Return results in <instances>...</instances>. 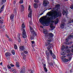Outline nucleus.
<instances>
[{
    "label": "nucleus",
    "mask_w": 73,
    "mask_h": 73,
    "mask_svg": "<svg viewBox=\"0 0 73 73\" xmlns=\"http://www.w3.org/2000/svg\"><path fill=\"white\" fill-rule=\"evenodd\" d=\"M50 27L51 28V29L52 30H53L54 29L53 28L54 26L53 25V24H51L50 25Z\"/></svg>",
    "instance_id": "412c9836"
},
{
    "label": "nucleus",
    "mask_w": 73,
    "mask_h": 73,
    "mask_svg": "<svg viewBox=\"0 0 73 73\" xmlns=\"http://www.w3.org/2000/svg\"><path fill=\"white\" fill-rule=\"evenodd\" d=\"M21 55L22 56H23V60H25V57H26V55H24V53L22 52L21 53Z\"/></svg>",
    "instance_id": "dca6fc26"
},
{
    "label": "nucleus",
    "mask_w": 73,
    "mask_h": 73,
    "mask_svg": "<svg viewBox=\"0 0 73 73\" xmlns=\"http://www.w3.org/2000/svg\"><path fill=\"white\" fill-rule=\"evenodd\" d=\"M25 67H23L21 69V72L22 73H25Z\"/></svg>",
    "instance_id": "2eb2a0df"
},
{
    "label": "nucleus",
    "mask_w": 73,
    "mask_h": 73,
    "mask_svg": "<svg viewBox=\"0 0 73 73\" xmlns=\"http://www.w3.org/2000/svg\"><path fill=\"white\" fill-rule=\"evenodd\" d=\"M64 27H65V23L64 22L62 23L60 25V28L61 29H64Z\"/></svg>",
    "instance_id": "9b49d317"
},
{
    "label": "nucleus",
    "mask_w": 73,
    "mask_h": 73,
    "mask_svg": "<svg viewBox=\"0 0 73 73\" xmlns=\"http://www.w3.org/2000/svg\"><path fill=\"white\" fill-rule=\"evenodd\" d=\"M71 52H72V53H73V48H72V49Z\"/></svg>",
    "instance_id": "338daca9"
},
{
    "label": "nucleus",
    "mask_w": 73,
    "mask_h": 73,
    "mask_svg": "<svg viewBox=\"0 0 73 73\" xmlns=\"http://www.w3.org/2000/svg\"><path fill=\"white\" fill-rule=\"evenodd\" d=\"M19 48L21 51L25 50V48L24 46H20L19 47Z\"/></svg>",
    "instance_id": "4468645a"
},
{
    "label": "nucleus",
    "mask_w": 73,
    "mask_h": 73,
    "mask_svg": "<svg viewBox=\"0 0 73 73\" xmlns=\"http://www.w3.org/2000/svg\"><path fill=\"white\" fill-rule=\"evenodd\" d=\"M29 23L31 25L32 24V21H30L29 22Z\"/></svg>",
    "instance_id": "bf43d9fd"
},
{
    "label": "nucleus",
    "mask_w": 73,
    "mask_h": 73,
    "mask_svg": "<svg viewBox=\"0 0 73 73\" xmlns=\"http://www.w3.org/2000/svg\"><path fill=\"white\" fill-rule=\"evenodd\" d=\"M70 52V49H68L67 51V53H69Z\"/></svg>",
    "instance_id": "f704fd0d"
},
{
    "label": "nucleus",
    "mask_w": 73,
    "mask_h": 73,
    "mask_svg": "<svg viewBox=\"0 0 73 73\" xmlns=\"http://www.w3.org/2000/svg\"><path fill=\"white\" fill-rule=\"evenodd\" d=\"M71 37H72V38H73V35H71Z\"/></svg>",
    "instance_id": "774afa93"
},
{
    "label": "nucleus",
    "mask_w": 73,
    "mask_h": 73,
    "mask_svg": "<svg viewBox=\"0 0 73 73\" xmlns=\"http://www.w3.org/2000/svg\"><path fill=\"white\" fill-rule=\"evenodd\" d=\"M31 8V6H30V5H29V8L28 9H30Z\"/></svg>",
    "instance_id": "5fc2aeb1"
},
{
    "label": "nucleus",
    "mask_w": 73,
    "mask_h": 73,
    "mask_svg": "<svg viewBox=\"0 0 73 73\" xmlns=\"http://www.w3.org/2000/svg\"><path fill=\"white\" fill-rule=\"evenodd\" d=\"M66 41H67V42H68V41H69V39L68 38H66Z\"/></svg>",
    "instance_id": "603ef678"
},
{
    "label": "nucleus",
    "mask_w": 73,
    "mask_h": 73,
    "mask_svg": "<svg viewBox=\"0 0 73 73\" xmlns=\"http://www.w3.org/2000/svg\"><path fill=\"white\" fill-rule=\"evenodd\" d=\"M71 37H72L71 36H69L68 38L69 39H70L71 38Z\"/></svg>",
    "instance_id": "3c124183"
},
{
    "label": "nucleus",
    "mask_w": 73,
    "mask_h": 73,
    "mask_svg": "<svg viewBox=\"0 0 73 73\" xmlns=\"http://www.w3.org/2000/svg\"><path fill=\"white\" fill-rule=\"evenodd\" d=\"M49 3V2L48 1L44 0L43 1V5L44 7H46L48 5V4Z\"/></svg>",
    "instance_id": "423d86ee"
},
{
    "label": "nucleus",
    "mask_w": 73,
    "mask_h": 73,
    "mask_svg": "<svg viewBox=\"0 0 73 73\" xmlns=\"http://www.w3.org/2000/svg\"><path fill=\"white\" fill-rule=\"evenodd\" d=\"M21 12H23L24 11V9H21Z\"/></svg>",
    "instance_id": "69168bd1"
},
{
    "label": "nucleus",
    "mask_w": 73,
    "mask_h": 73,
    "mask_svg": "<svg viewBox=\"0 0 73 73\" xmlns=\"http://www.w3.org/2000/svg\"><path fill=\"white\" fill-rule=\"evenodd\" d=\"M16 65L17 67H19V66H20L19 64V63L18 62H17L16 63Z\"/></svg>",
    "instance_id": "c85d7f7f"
},
{
    "label": "nucleus",
    "mask_w": 73,
    "mask_h": 73,
    "mask_svg": "<svg viewBox=\"0 0 73 73\" xmlns=\"http://www.w3.org/2000/svg\"><path fill=\"white\" fill-rule=\"evenodd\" d=\"M14 14H12L10 16V18L12 21H13V19H14Z\"/></svg>",
    "instance_id": "9d476101"
},
{
    "label": "nucleus",
    "mask_w": 73,
    "mask_h": 73,
    "mask_svg": "<svg viewBox=\"0 0 73 73\" xmlns=\"http://www.w3.org/2000/svg\"><path fill=\"white\" fill-rule=\"evenodd\" d=\"M65 56H63L61 57V58L62 60H62H64V59H65V58H65Z\"/></svg>",
    "instance_id": "cd10ccee"
},
{
    "label": "nucleus",
    "mask_w": 73,
    "mask_h": 73,
    "mask_svg": "<svg viewBox=\"0 0 73 73\" xmlns=\"http://www.w3.org/2000/svg\"><path fill=\"white\" fill-rule=\"evenodd\" d=\"M18 41L19 42H21V39L20 38H18Z\"/></svg>",
    "instance_id": "c9c22d12"
},
{
    "label": "nucleus",
    "mask_w": 73,
    "mask_h": 73,
    "mask_svg": "<svg viewBox=\"0 0 73 73\" xmlns=\"http://www.w3.org/2000/svg\"><path fill=\"white\" fill-rule=\"evenodd\" d=\"M72 23H73V19L72 20L71 19H70V20L68 21L69 24H70Z\"/></svg>",
    "instance_id": "4be33fe9"
},
{
    "label": "nucleus",
    "mask_w": 73,
    "mask_h": 73,
    "mask_svg": "<svg viewBox=\"0 0 73 73\" xmlns=\"http://www.w3.org/2000/svg\"><path fill=\"white\" fill-rule=\"evenodd\" d=\"M10 66L11 67H13V66H15V65H14L13 64H10Z\"/></svg>",
    "instance_id": "a19ab883"
},
{
    "label": "nucleus",
    "mask_w": 73,
    "mask_h": 73,
    "mask_svg": "<svg viewBox=\"0 0 73 73\" xmlns=\"http://www.w3.org/2000/svg\"><path fill=\"white\" fill-rule=\"evenodd\" d=\"M47 15L48 16L51 17H47V19L45 18H41L39 19V22L40 24H43L44 26H45L44 24L46 25V26H48V25H47V24H49L52 21L55 19V18L59 16V13L53 10L50 12L47 13Z\"/></svg>",
    "instance_id": "f257e3e1"
},
{
    "label": "nucleus",
    "mask_w": 73,
    "mask_h": 73,
    "mask_svg": "<svg viewBox=\"0 0 73 73\" xmlns=\"http://www.w3.org/2000/svg\"><path fill=\"white\" fill-rule=\"evenodd\" d=\"M13 12L15 14H16V13L17 12V10L16 9H14L13 10Z\"/></svg>",
    "instance_id": "473e14b6"
},
{
    "label": "nucleus",
    "mask_w": 73,
    "mask_h": 73,
    "mask_svg": "<svg viewBox=\"0 0 73 73\" xmlns=\"http://www.w3.org/2000/svg\"><path fill=\"white\" fill-rule=\"evenodd\" d=\"M17 38H20V34H18L17 35Z\"/></svg>",
    "instance_id": "bb28decb"
},
{
    "label": "nucleus",
    "mask_w": 73,
    "mask_h": 73,
    "mask_svg": "<svg viewBox=\"0 0 73 73\" xmlns=\"http://www.w3.org/2000/svg\"><path fill=\"white\" fill-rule=\"evenodd\" d=\"M5 36H6V37H7V38H9V36H8V35H6Z\"/></svg>",
    "instance_id": "6e6d98bb"
},
{
    "label": "nucleus",
    "mask_w": 73,
    "mask_h": 73,
    "mask_svg": "<svg viewBox=\"0 0 73 73\" xmlns=\"http://www.w3.org/2000/svg\"><path fill=\"white\" fill-rule=\"evenodd\" d=\"M34 1L35 3H38V0H34Z\"/></svg>",
    "instance_id": "a18cd8bd"
},
{
    "label": "nucleus",
    "mask_w": 73,
    "mask_h": 73,
    "mask_svg": "<svg viewBox=\"0 0 73 73\" xmlns=\"http://www.w3.org/2000/svg\"><path fill=\"white\" fill-rule=\"evenodd\" d=\"M3 69H5V70H7V68H3Z\"/></svg>",
    "instance_id": "e2e57ef3"
},
{
    "label": "nucleus",
    "mask_w": 73,
    "mask_h": 73,
    "mask_svg": "<svg viewBox=\"0 0 73 73\" xmlns=\"http://www.w3.org/2000/svg\"><path fill=\"white\" fill-rule=\"evenodd\" d=\"M33 37H35V36H33L31 34V36L30 37L31 40H33L34 39V38Z\"/></svg>",
    "instance_id": "393cba45"
},
{
    "label": "nucleus",
    "mask_w": 73,
    "mask_h": 73,
    "mask_svg": "<svg viewBox=\"0 0 73 73\" xmlns=\"http://www.w3.org/2000/svg\"><path fill=\"white\" fill-rule=\"evenodd\" d=\"M47 36L48 37H49L50 38L47 41V42H52V39L51 38L53 37L54 35L52 33H49L47 34Z\"/></svg>",
    "instance_id": "7ed1b4c3"
},
{
    "label": "nucleus",
    "mask_w": 73,
    "mask_h": 73,
    "mask_svg": "<svg viewBox=\"0 0 73 73\" xmlns=\"http://www.w3.org/2000/svg\"><path fill=\"white\" fill-rule=\"evenodd\" d=\"M3 11V10L0 9V13H1V12Z\"/></svg>",
    "instance_id": "4d7b16f0"
},
{
    "label": "nucleus",
    "mask_w": 73,
    "mask_h": 73,
    "mask_svg": "<svg viewBox=\"0 0 73 73\" xmlns=\"http://www.w3.org/2000/svg\"><path fill=\"white\" fill-rule=\"evenodd\" d=\"M7 67L8 68V69H11V67L10 66L9 64L7 66Z\"/></svg>",
    "instance_id": "72a5a7b5"
},
{
    "label": "nucleus",
    "mask_w": 73,
    "mask_h": 73,
    "mask_svg": "<svg viewBox=\"0 0 73 73\" xmlns=\"http://www.w3.org/2000/svg\"><path fill=\"white\" fill-rule=\"evenodd\" d=\"M62 61L64 62H68L69 61L68 60V59L66 58H64V60H62Z\"/></svg>",
    "instance_id": "a211bd4d"
},
{
    "label": "nucleus",
    "mask_w": 73,
    "mask_h": 73,
    "mask_svg": "<svg viewBox=\"0 0 73 73\" xmlns=\"http://www.w3.org/2000/svg\"><path fill=\"white\" fill-rule=\"evenodd\" d=\"M31 43L32 44H34L35 43V42H34V41H31Z\"/></svg>",
    "instance_id": "8fccbe9b"
},
{
    "label": "nucleus",
    "mask_w": 73,
    "mask_h": 73,
    "mask_svg": "<svg viewBox=\"0 0 73 73\" xmlns=\"http://www.w3.org/2000/svg\"><path fill=\"white\" fill-rule=\"evenodd\" d=\"M5 55L6 56V58H7V59H8V58H7V57H9V56L11 55V53L9 52H7L5 54Z\"/></svg>",
    "instance_id": "f8f14e48"
},
{
    "label": "nucleus",
    "mask_w": 73,
    "mask_h": 73,
    "mask_svg": "<svg viewBox=\"0 0 73 73\" xmlns=\"http://www.w3.org/2000/svg\"><path fill=\"white\" fill-rule=\"evenodd\" d=\"M3 25H1V26H0V29H1V28H3Z\"/></svg>",
    "instance_id": "13d9d810"
},
{
    "label": "nucleus",
    "mask_w": 73,
    "mask_h": 73,
    "mask_svg": "<svg viewBox=\"0 0 73 73\" xmlns=\"http://www.w3.org/2000/svg\"><path fill=\"white\" fill-rule=\"evenodd\" d=\"M16 0H15L14 1V4H16Z\"/></svg>",
    "instance_id": "864d4df0"
},
{
    "label": "nucleus",
    "mask_w": 73,
    "mask_h": 73,
    "mask_svg": "<svg viewBox=\"0 0 73 73\" xmlns=\"http://www.w3.org/2000/svg\"><path fill=\"white\" fill-rule=\"evenodd\" d=\"M11 38H9V41H11Z\"/></svg>",
    "instance_id": "680f3d73"
},
{
    "label": "nucleus",
    "mask_w": 73,
    "mask_h": 73,
    "mask_svg": "<svg viewBox=\"0 0 73 73\" xmlns=\"http://www.w3.org/2000/svg\"><path fill=\"white\" fill-rule=\"evenodd\" d=\"M71 59H72V57H69L68 58V60L69 61H70L71 60Z\"/></svg>",
    "instance_id": "ea45409f"
},
{
    "label": "nucleus",
    "mask_w": 73,
    "mask_h": 73,
    "mask_svg": "<svg viewBox=\"0 0 73 73\" xmlns=\"http://www.w3.org/2000/svg\"><path fill=\"white\" fill-rule=\"evenodd\" d=\"M43 69H44V70L45 72H47V71H48V70H47L46 68L44 67L43 68Z\"/></svg>",
    "instance_id": "c756f323"
},
{
    "label": "nucleus",
    "mask_w": 73,
    "mask_h": 73,
    "mask_svg": "<svg viewBox=\"0 0 73 73\" xmlns=\"http://www.w3.org/2000/svg\"><path fill=\"white\" fill-rule=\"evenodd\" d=\"M6 1L7 0H2V2H1V5H3L4 3H5Z\"/></svg>",
    "instance_id": "aec40b11"
},
{
    "label": "nucleus",
    "mask_w": 73,
    "mask_h": 73,
    "mask_svg": "<svg viewBox=\"0 0 73 73\" xmlns=\"http://www.w3.org/2000/svg\"><path fill=\"white\" fill-rule=\"evenodd\" d=\"M65 48L66 49H68V46H65Z\"/></svg>",
    "instance_id": "37998d69"
},
{
    "label": "nucleus",
    "mask_w": 73,
    "mask_h": 73,
    "mask_svg": "<svg viewBox=\"0 0 73 73\" xmlns=\"http://www.w3.org/2000/svg\"><path fill=\"white\" fill-rule=\"evenodd\" d=\"M64 49H65V46L63 45L61 47V50H64Z\"/></svg>",
    "instance_id": "5701e85b"
},
{
    "label": "nucleus",
    "mask_w": 73,
    "mask_h": 73,
    "mask_svg": "<svg viewBox=\"0 0 73 73\" xmlns=\"http://www.w3.org/2000/svg\"><path fill=\"white\" fill-rule=\"evenodd\" d=\"M65 54V52H63L62 53V55H64Z\"/></svg>",
    "instance_id": "09e8293b"
},
{
    "label": "nucleus",
    "mask_w": 73,
    "mask_h": 73,
    "mask_svg": "<svg viewBox=\"0 0 73 73\" xmlns=\"http://www.w3.org/2000/svg\"><path fill=\"white\" fill-rule=\"evenodd\" d=\"M4 5H3L1 7V9H4Z\"/></svg>",
    "instance_id": "79ce46f5"
},
{
    "label": "nucleus",
    "mask_w": 73,
    "mask_h": 73,
    "mask_svg": "<svg viewBox=\"0 0 73 73\" xmlns=\"http://www.w3.org/2000/svg\"><path fill=\"white\" fill-rule=\"evenodd\" d=\"M34 7L35 8H37L38 7V4L36 3H34Z\"/></svg>",
    "instance_id": "f3484780"
},
{
    "label": "nucleus",
    "mask_w": 73,
    "mask_h": 73,
    "mask_svg": "<svg viewBox=\"0 0 73 73\" xmlns=\"http://www.w3.org/2000/svg\"><path fill=\"white\" fill-rule=\"evenodd\" d=\"M43 33L45 35H48V31H43Z\"/></svg>",
    "instance_id": "a878e982"
},
{
    "label": "nucleus",
    "mask_w": 73,
    "mask_h": 73,
    "mask_svg": "<svg viewBox=\"0 0 73 73\" xmlns=\"http://www.w3.org/2000/svg\"><path fill=\"white\" fill-rule=\"evenodd\" d=\"M60 5L57 4L55 5V7L53 8V9H55L56 8H57L56 9H60Z\"/></svg>",
    "instance_id": "1a4fd4ad"
},
{
    "label": "nucleus",
    "mask_w": 73,
    "mask_h": 73,
    "mask_svg": "<svg viewBox=\"0 0 73 73\" xmlns=\"http://www.w3.org/2000/svg\"><path fill=\"white\" fill-rule=\"evenodd\" d=\"M72 42H70L69 43V42H68V43H66V44L67 45H72Z\"/></svg>",
    "instance_id": "2f4dec72"
},
{
    "label": "nucleus",
    "mask_w": 73,
    "mask_h": 73,
    "mask_svg": "<svg viewBox=\"0 0 73 73\" xmlns=\"http://www.w3.org/2000/svg\"><path fill=\"white\" fill-rule=\"evenodd\" d=\"M70 8H71V9H73V5H71L70 7Z\"/></svg>",
    "instance_id": "49530a36"
},
{
    "label": "nucleus",
    "mask_w": 73,
    "mask_h": 73,
    "mask_svg": "<svg viewBox=\"0 0 73 73\" xmlns=\"http://www.w3.org/2000/svg\"><path fill=\"white\" fill-rule=\"evenodd\" d=\"M28 12H29V14L28 15V17H32V9H28Z\"/></svg>",
    "instance_id": "6e6552de"
},
{
    "label": "nucleus",
    "mask_w": 73,
    "mask_h": 73,
    "mask_svg": "<svg viewBox=\"0 0 73 73\" xmlns=\"http://www.w3.org/2000/svg\"><path fill=\"white\" fill-rule=\"evenodd\" d=\"M10 72H13V73H17V70H16L15 69H14L13 68H11L10 70Z\"/></svg>",
    "instance_id": "ddd939ff"
},
{
    "label": "nucleus",
    "mask_w": 73,
    "mask_h": 73,
    "mask_svg": "<svg viewBox=\"0 0 73 73\" xmlns=\"http://www.w3.org/2000/svg\"><path fill=\"white\" fill-rule=\"evenodd\" d=\"M63 15H65L66 16L68 15V10H63L62 12Z\"/></svg>",
    "instance_id": "0eeeda50"
},
{
    "label": "nucleus",
    "mask_w": 73,
    "mask_h": 73,
    "mask_svg": "<svg viewBox=\"0 0 73 73\" xmlns=\"http://www.w3.org/2000/svg\"><path fill=\"white\" fill-rule=\"evenodd\" d=\"M30 31L32 33V35L33 36H36V32L35 31L33 30V28L32 27H30Z\"/></svg>",
    "instance_id": "20e7f679"
},
{
    "label": "nucleus",
    "mask_w": 73,
    "mask_h": 73,
    "mask_svg": "<svg viewBox=\"0 0 73 73\" xmlns=\"http://www.w3.org/2000/svg\"><path fill=\"white\" fill-rule=\"evenodd\" d=\"M59 21V20H58V19L57 18L56 19V21L55 22V24H56L58 23V21Z\"/></svg>",
    "instance_id": "6ab92c4d"
},
{
    "label": "nucleus",
    "mask_w": 73,
    "mask_h": 73,
    "mask_svg": "<svg viewBox=\"0 0 73 73\" xmlns=\"http://www.w3.org/2000/svg\"><path fill=\"white\" fill-rule=\"evenodd\" d=\"M22 28H25V25L24 24H23L22 25Z\"/></svg>",
    "instance_id": "4c0bfd02"
},
{
    "label": "nucleus",
    "mask_w": 73,
    "mask_h": 73,
    "mask_svg": "<svg viewBox=\"0 0 73 73\" xmlns=\"http://www.w3.org/2000/svg\"><path fill=\"white\" fill-rule=\"evenodd\" d=\"M0 65H3V63H2V62H1L0 63Z\"/></svg>",
    "instance_id": "0e129e2a"
},
{
    "label": "nucleus",
    "mask_w": 73,
    "mask_h": 73,
    "mask_svg": "<svg viewBox=\"0 0 73 73\" xmlns=\"http://www.w3.org/2000/svg\"><path fill=\"white\" fill-rule=\"evenodd\" d=\"M43 68H46V64H43Z\"/></svg>",
    "instance_id": "c03bdc74"
},
{
    "label": "nucleus",
    "mask_w": 73,
    "mask_h": 73,
    "mask_svg": "<svg viewBox=\"0 0 73 73\" xmlns=\"http://www.w3.org/2000/svg\"><path fill=\"white\" fill-rule=\"evenodd\" d=\"M21 8L22 9H24V7L23 5H22L21 6Z\"/></svg>",
    "instance_id": "58836bf2"
},
{
    "label": "nucleus",
    "mask_w": 73,
    "mask_h": 73,
    "mask_svg": "<svg viewBox=\"0 0 73 73\" xmlns=\"http://www.w3.org/2000/svg\"><path fill=\"white\" fill-rule=\"evenodd\" d=\"M23 2H24V0H21L19 2V3L20 4H23Z\"/></svg>",
    "instance_id": "7c9ffc66"
},
{
    "label": "nucleus",
    "mask_w": 73,
    "mask_h": 73,
    "mask_svg": "<svg viewBox=\"0 0 73 73\" xmlns=\"http://www.w3.org/2000/svg\"><path fill=\"white\" fill-rule=\"evenodd\" d=\"M12 53L13 54H15V51H14V50L12 51Z\"/></svg>",
    "instance_id": "de8ad7c7"
},
{
    "label": "nucleus",
    "mask_w": 73,
    "mask_h": 73,
    "mask_svg": "<svg viewBox=\"0 0 73 73\" xmlns=\"http://www.w3.org/2000/svg\"><path fill=\"white\" fill-rule=\"evenodd\" d=\"M23 52H24V53L26 54H28V52L27 51H24V50L23 51Z\"/></svg>",
    "instance_id": "e433bc0d"
},
{
    "label": "nucleus",
    "mask_w": 73,
    "mask_h": 73,
    "mask_svg": "<svg viewBox=\"0 0 73 73\" xmlns=\"http://www.w3.org/2000/svg\"><path fill=\"white\" fill-rule=\"evenodd\" d=\"M22 36L23 38H26V37H27V35L26 34V33H25V31L24 29H23V30Z\"/></svg>",
    "instance_id": "39448f33"
},
{
    "label": "nucleus",
    "mask_w": 73,
    "mask_h": 73,
    "mask_svg": "<svg viewBox=\"0 0 73 73\" xmlns=\"http://www.w3.org/2000/svg\"><path fill=\"white\" fill-rule=\"evenodd\" d=\"M14 46L15 49H17V45H16V44H14Z\"/></svg>",
    "instance_id": "b1692460"
},
{
    "label": "nucleus",
    "mask_w": 73,
    "mask_h": 73,
    "mask_svg": "<svg viewBox=\"0 0 73 73\" xmlns=\"http://www.w3.org/2000/svg\"><path fill=\"white\" fill-rule=\"evenodd\" d=\"M0 24H3V22L0 20Z\"/></svg>",
    "instance_id": "052dcab7"
},
{
    "label": "nucleus",
    "mask_w": 73,
    "mask_h": 73,
    "mask_svg": "<svg viewBox=\"0 0 73 73\" xmlns=\"http://www.w3.org/2000/svg\"><path fill=\"white\" fill-rule=\"evenodd\" d=\"M45 45L46 46H48L47 48V49L49 53V52L48 51H46V54L47 60L49 59V54L51 55V56H52L53 58H56V56H55V55H54V54L53 53L52 51L50 50L52 49V48L53 44L48 42H46Z\"/></svg>",
    "instance_id": "f03ea898"
}]
</instances>
